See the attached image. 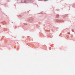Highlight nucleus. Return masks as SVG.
I'll list each match as a JSON object with an SVG mask.
<instances>
[{
    "instance_id": "nucleus-1",
    "label": "nucleus",
    "mask_w": 75,
    "mask_h": 75,
    "mask_svg": "<svg viewBox=\"0 0 75 75\" xmlns=\"http://www.w3.org/2000/svg\"><path fill=\"white\" fill-rule=\"evenodd\" d=\"M21 2H24L25 1V0H21Z\"/></svg>"
},
{
    "instance_id": "nucleus-2",
    "label": "nucleus",
    "mask_w": 75,
    "mask_h": 75,
    "mask_svg": "<svg viewBox=\"0 0 75 75\" xmlns=\"http://www.w3.org/2000/svg\"><path fill=\"white\" fill-rule=\"evenodd\" d=\"M47 0H45V1H47Z\"/></svg>"
}]
</instances>
